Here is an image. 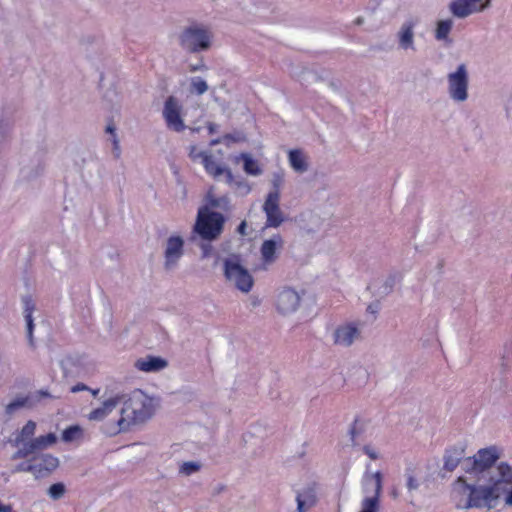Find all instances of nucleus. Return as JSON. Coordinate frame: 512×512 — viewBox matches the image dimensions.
Wrapping results in <instances>:
<instances>
[{
	"mask_svg": "<svg viewBox=\"0 0 512 512\" xmlns=\"http://www.w3.org/2000/svg\"><path fill=\"white\" fill-rule=\"evenodd\" d=\"M463 457V450L460 448H453L446 451L444 456V469L451 472L459 464Z\"/></svg>",
	"mask_w": 512,
	"mask_h": 512,
	"instance_id": "nucleus-28",
	"label": "nucleus"
},
{
	"mask_svg": "<svg viewBox=\"0 0 512 512\" xmlns=\"http://www.w3.org/2000/svg\"><path fill=\"white\" fill-rule=\"evenodd\" d=\"M157 401L141 390H135L124 400L120 416L107 426L111 435L127 430L130 425L143 423L150 419L156 411Z\"/></svg>",
	"mask_w": 512,
	"mask_h": 512,
	"instance_id": "nucleus-2",
	"label": "nucleus"
},
{
	"mask_svg": "<svg viewBox=\"0 0 512 512\" xmlns=\"http://www.w3.org/2000/svg\"><path fill=\"white\" fill-rule=\"evenodd\" d=\"M238 186H240V187H243V186L247 187V185L245 183H241V182L238 183Z\"/></svg>",
	"mask_w": 512,
	"mask_h": 512,
	"instance_id": "nucleus-59",
	"label": "nucleus"
},
{
	"mask_svg": "<svg viewBox=\"0 0 512 512\" xmlns=\"http://www.w3.org/2000/svg\"><path fill=\"white\" fill-rule=\"evenodd\" d=\"M350 434H351L352 441L355 444V440H356L355 426L351 429Z\"/></svg>",
	"mask_w": 512,
	"mask_h": 512,
	"instance_id": "nucleus-55",
	"label": "nucleus"
},
{
	"mask_svg": "<svg viewBox=\"0 0 512 512\" xmlns=\"http://www.w3.org/2000/svg\"><path fill=\"white\" fill-rule=\"evenodd\" d=\"M34 327H35L34 322H27V324H26V333H27V337H28V340H29V344L31 346H34V340H33V336H32Z\"/></svg>",
	"mask_w": 512,
	"mask_h": 512,
	"instance_id": "nucleus-43",
	"label": "nucleus"
},
{
	"mask_svg": "<svg viewBox=\"0 0 512 512\" xmlns=\"http://www.w3.org/2000/svg\"><path fill=\"white\" fill-rule=\"evenodd\" d=\"M16 471H28V472H34L36 473L37 471V466L35 464H28V465H19L17 468H16Z\"/></svg>",
	"mask_w": 512,
	"mask_h": 512,
	"instance_id": "nucleus-46",
	"label": "nucleus"
},
{
	"mask_svg": "<svg viewBox=\"0 0 512 512\" xmlns=\"http://www.w3.org/2000/svg\"><path fill=\"white\" fill-rule=\"evenodd\" d=\"M200 152H197V148L195 145H191L189 148V157L192 160H196L197 158H202V155H199Z\"/></svg>",
	"mask_w": 512,
	"mask_h": 512,
	"instance_id": "nucleus-48",
	"label": "nucleus"
},
{
	"mask_svg": "<svg viewBox=\"0 0 512 512\" xmlns=\"http://www.w3.org/2000/svg\"><path fill=\"white\" fill-rule=\"evenodd\" d=\"M199 155H202V163L204 165L206 172L209 175L213 176L214 178H218L220 175L225 174L226 182L228 184L233 183L234 177L230 169L218 165L214 161L211 154H208L206 152H200Z\"/></svg>",
	"mask_w": 512,
	"mask_h": 512,
	"instance_id": "nucleus-21",
	"label": "nucleus"
},
{
	"mask_svg": "<svg viewBox=\"0 0 512 512\" xmlns=\"http://www.w3.org/2000/svg\"><path fill=\"white\" fill-rule=\"evenodd\" d=\"M284 241L281 235L275 234L270 239L263 241L260 252L265 264H272L276 261L278 251L283 248Z\"/></svg>",
	"mask_w": 512,
	"mask_h": 512,
	"instance_id": "nucleus-18",
	"label": "nucleus"
},
{
	"mask_svg": "<svg viewBox=\"0 0 512 512\" xmlns=\"http://www.w3.org/2000/svg\"><path fill=\"white\" fill-rule=\"evenodd\" d=\"M419 23L417 18H409L405 20L397 31L398 47L404 51H415V32L414 29Z\"/></svg>",
	"mask_w": 512,
	"mask_h": 512,
	"instance_id": "nucleus-13",
	"label": "nucleus"
},
{
	"mask_svg": "<svg viewBox=\"0 0 512 512\" xmlns=\"http://www.w3.org/2000/svg\"><path fill=\"white\" fill-rule=\"evenodd\" d=\"M354 23L356 25H362L364 23V18L363 17H358V18H356Z\"/></svg>",
	"mask_w": 512,
	"mask_h": 512,
	"instance_id": "nucleus-56",
	"label": "nucleus"
},
{
	"mask_svg": "<svg viewBox=\"0 0 512 512\" xmlns=\"http://www.w3.org/2000/svg\"><path fill=\"white\" fill-rule=\"evenodd\" d=\"M297 512H307L317 502L316 489L314 485H309L297 492L296 496Z\"/></svg>",
	"mask_w": 512,
	"mask_h": 512,
	"instance_id": "nucleus-23",
	"label": "nucleus"
},
{
	"mask_svg": "<svg viewBox=\"0 0 512 512\" xmlns=\"http://www.w3.org/2000/svg\"><path fill=\"white\" fill-rule=\"evenodd\" d=\"M184 254V240L180 236H170L164 251V267L166 270L175 268Z\"/></svg>",
	"mask_w": 512,
	"mask_h": 512,
	"instance_id": "nucleus-12",
	"label": "nucleus"
},
{
	"mask_svg": "<svg viewBox=\"0 0 512 512\" xmlns=\"http://www.w3.org/2000/svg\"><path fill=\"white\" fill-rule=\"evenodd\" d=\"M86 389H87V386L85 384H77L71 388V391L73 393H76V392L83 391Z\"/></svg>",
	"mask_w": 512,
	"mask_h": 512,
	"instance_id": "nucleus-50",
	"label": "nucleus"
},
{
	"mask_svg": "<svg viewBox=\"0 0 512 512\" xmlns=\"http://www.w3.org/2000/svg\"><path fill=\"white\" fill-rule=\"evenodd\" d=\"M36 431V422L29 420L22 429L15 434L13 443L16 447L23 448L25 444L33 440Z\"/></svg>",
	"mask_w": 512,
	"mask_h": 512,
	"instance_id": "nucleus-25",
	"label": "nucleus"
},
{
	"mask_svg": "<svg viewBox=\"0 0 512 512\" xmlns=\"http://www.w3.org/2000/svg\"><path fill=\"white\" fill-rule=\"evenodd\" d=\"M363 452L367 455L371 460H378L380 458L379 450L372 446L371 444H367L363 446Z\"/></svg>",
	"mask_w": 512,
	"mask_h": 512,
	"instance_id": "nucleus-36",
	"label": "nucleus"
},
{
	"mask_svg": "<svg viewBox=\"0 0 512 512\" xmlns=\"http://www.w3.org/2000/svg\"><path fill=\"white\" fill-rule=\"evenodd\" d=\"M282 183H283V176L281 174L275 173L272 178V186L274 188L272 192L280 193L279 189H280Z\"/></svg>",
	"mask_w": 512,
	"mask_h": 512,
	"instance_id": "nucleus-37",
	"label": "nucleus"
},
{
	"mask_svg": "<svg viewBox=\"0 0 512 512\" xmlns=\"http://www.w3.org/2000/svg\"><path fill=\"white\" fill-rule=\"evenodd\" d=\"M212 39V31L207 26L198 23L185 27L178 36L180 47L190 54L209 50Z\"/></svg>",
	"mask_w": 512,
	"mask_h": 512,
	"instance_id": "nucleus-3",
	"label": "nucleus"
},
{
	"mask_svg": "<svg viewBox=\"0 0 512 512\" xmlns=\"http://www.w3.org/2000/svg\"><path fill=\"white\" fill-rule=\"evenodd\" d=\"M57 440L58 438L54 433H48L46 435L36 437L25 444L23 448L18 449V451L13 455V459L24 458L37 450L46 449L54 445Z\"/></svg>",
	"mask_w": 512,
	"mask_h": 512,
	"instance_id": "nucleus-14",
	"label": "nucleus"
},
{
	"mask_svg": "<svg viewBox=\"0 0 512 512\" xmlns=\"http://www.w3.org/2000/svg\"><path fill=\"white\" fill-rule=\"evenodd\" d=\"M499 455L495 447H488L480 449L473 457H468L464 460V469L467 473L473 474L481 479L488 478V472L496 467H492L494 462L498 459Z\"/></svg>",
	"mask_w": 512,
	"mask_h": 512,
	"instance_id": "nucleus-5",
	"label": "nucleus"
},
{
	"mask_svg": "<svg viewBox=\"0 0 512 512\" xmlns=\"http://www.w3.org/2000/svg\"><path fill=\"white\" fill-rule=\"evenodd\" d=\"M87 432L84 427L79 424H72L67 426L61 432L60 439L63 443L68 445L79 446L87 440Z\"/></svg>",
	"mask_w": 512,
	"mask_h": 512,
	"instance_id": "nucleus-22",
	"label": "nucleus"
},
{
	"mask_svg": "<svg viewBox=\"0 0 512 512\" xmlns=\"http://www.w3.org/2000/svg\"><path fill=\"white\" fill-rule=\"evenodd\" d=\"M120 400L121 398L118 395L107 398L87 414V419L91 422H103L109 419L112 413L117 409Z\"/></svg>",
	"mask_w": 512,
	"mask_h": 512,
	"instance_id": "nucleus-15",
	"label": "nucleus"
},
{
	"mask_svg": "<svg viewBox=\"0 0 512 512\" xmlns=\"http://www.w3.org/2000/svg\"><path fill=\"white\" fill-rule=\"evenodd\" d=\"M304 74L307 76L308 79H311L315 82L324 80V76L317 71H306L304 72Z\"/></svg>",
	"mask_w": 512,
	"mask_h": 512,
	"instance_id": "nucleus-40",
	"label": "nucleus"
},
{
	"mask_svg": "<svg viewBox=\"0 0 512 512\" xmlns=\"http://www.w3.org/2000/svg\"><path fill=\"white\" fill-rule=\"evenodd\" d=\"M224 223L225 218L221 213L203 207L198 211L193 232L202 240L213 241L222 233Z\"/></svg>",
	"mask_w": 512,
	"mask_h": 512,
	"instance_id": "nucleus-4",
	"label": "nucleus"
},
{
	"mask_svg": "<svg viewBox=\"0 0 512 512\" xmlns=\"http://www.w3.org/2000/svg\"><path fill=\"white\" fill-rule=\"evenodd\" d=\"M473 6H477L479 8V12L484 11L488 7H490L491 0H469Z\"/></svg>",
	"mask_w": 512,
	"mask_h": 512,
	"instance_id": "nucleus-38",
	"label": "nucleus"
},
{
	"mask_svg": "<svg viewBox=\"0 0 512 512\" xmlns=\"http://www.w3.org/2000/svg\"><path fill=\"white\" fill-rule=\"evenodd\" d=\"M300 294L292 288L283 289L277 298V309L284 315L297 310L300 304Z\"/></svg>",
	"mask_w": 512,
	"mask_h": 512,
	"instance_id": "nucleus-16",
	"label": "nucleus"
},
{
	"mask_svg": "<svg viewBox=\"0 0 512 512\" xmlns=\"http://www.w3.org/2000/svg\"><path fill=\"white\" fill-rule=\"evenodd\" d=\"M218 143H219V140H213V141L211 142V144H212V145H215V144H218Z\"/></svg>",
	"mask_w": 512,
	"mask_h": 512,
	"instance_id": "nucleus-58",
	"label": "nucleus"
},
{
	"mask_svg": "<svg viewBox=\"0 0 512 512\" xmlns=\"http://www.w3.org/2000/svg\"><path fill=\"white\" fill-rule=\"evenodd\" d=\"M453 28V20L452 19H444L439 20L436 24L435 29V39L438 41H443L446 43H451V40L449 39V34Z\"/></svg>",
	"mask_w": 512,
	"mask_h": 512,
	"instance_id": "nucleus-27",
	"label": "nucleus"
},
{
	"mask_svg": "<svg viewBox=\"0 0 512 512\" xmlns=\"http://www.w3.org/2000/svg\"><path fill=\"white\" fill-rule=\"evenodd\" d=\"M398 281V277L396 274H390L381 284H379L373 293L376 297H385L389 295Z\"/></svg>",
	"mask_w": 512,
	"mask_h": 512,
	"instance_id": "nucleus-29",
	"label": "nucleus"
},
{
	"mask_svg": "<svg viewBox=\"0 0 512 512\" xmlns=\"http://www.w3.org/2000/svg\"><path fill=\"white\" fill-rule=\"evenodd\" d=\"M449 10L454 17L461 19L475 12H479V8L473 6L469 0H453L449 4Z\"/></svg>",
	"mask_w": 512,
	"mask_h": 512,
	"instance_id": "nucleus-24",
	"label": "nucleus"
},
{
	"mask_svg": "<svg viewBox=\"0 0 512 512\" xmlns=\"http://www.w3.org/2000/svg\"><path fill=\"white\" fill-rule=\"evenodd\" d=\"M333 341L336 345L349 346L360 337L357 322H338L330 327Z\"/></svg>",
	"mask_w": 512,
	"mask_h": 512,
	"instance_id": "nucleus-9",
	"label": "nucleus"
},
{
	"mask_svg": "<svg viewBox=\"0 0 512 512\" xmlns=\"http://www.w3.org/2000/svg\"><path fill=\"white\" fill-rule=\"evenodd\" d=\"M224 275L238 290L248 293L253 287V277L241 264L238 255H231L224 260Z\"/></svg>",
	"mask_w": 512,
	"mask_h": 512,
	"instance_id": "nucleus-7",
	"label": "nucleus"
},
{
	"mask_svg": "<svg viewBox=\"0 0 512 512\" xmlns=\"http://www.w3.org/2000/svg\"><path fill=\"white\" fill-rule=\"evenodd\" d=\"M42 397H50V394L47 391L40 390L32 395L17 397L6 405L5 412L12 415L19 409L31 408Z\"/></svg>",
	"mask_w": 512,
	"mask_h": 512,
	"instance_id": "nucleus-19",
	"label": "nucleus"
},
{
	"mask_svg": "<svg viewBox=\"0 0 512 512\" xmlns=\"http://www.w3.org/2000/svg\"><path fill=\"white\" fill-rule=\"evenodd\" d=\"M280 193L269 192L263 204V211L266 214L268 227H279L283 221V213L279 207Z\"/></svg>",
	"mask_w": 512,
	"mask_h": 512,
	"instance_id": "nucleus-11",
	"label": "nucleus"
},
{
	"mask_svg": "<svg viewBox=\"0 0 512 512\" xmlns=\"http://www.w3.org/2000/svg\"><path fill=\"white\" fill-rule=\"evenodd\" d=\"M24 304V320L30 321L32 320V313L35 309V304L30 297L23 298Z\"/></svg>",
	"mask_w": 512,
	"mask_h": 512,
	"instance_id": "nucleus-35",
	"label": "nucleus"
},
{
	"mask_svg": "<svg viewBox=\"0 0 512 512\" xmlns=\"http://www.w3.org/2000/svg\"><path fill=\"white\" fill-rule=\"evenodd\" d=\"M60 366L66 375L80 374L87 370L88 360L78 353L66 354L60 360Z\"/></svg>",
	"mask_w": 512,
	"mask_h": 512,
	"instance_id": "nucleus-17",
	"label": "nucleus"
},
{
	"mask_svg": "<svg viewBox=\"0 0 512 512\" xmlns=\"http://www.w3.org/2000/svg\"><path fill=\"white\" fill-rule=\"evenodd\" d=\"M208 129H209V133L213 134L216 132V125L213 123H209Z\"/></svg>",
	"mask_w": 512,
	"mask_h": 512,
	"instance_id": "nucleus-54",
	"label": "nucleus"
},
{
	"mask_svg": "<svg viewBox=\"0 0 512 512\" xmlns=\"http://www.w3.org/2000/svg\"><path fill=\"white\" fill-rule=\"evenodd\" d=\"M202 250V258H208L212 253V245L209 243L200 244Z\"/></svg>",
	"mask_w": 512,
	"mask_h": 512,
	"instance_id": "nucleus-44",
	"label": "nucleus"
},
{
	"mask_svg": "<svg viewBox=\"0 0 512 512\" xmlns=\"http://www.w3.org/2000/svg\"><path fill=\"white\" fill-rule=\"evenodd\" d=\"M448 94L455 102H464L468 99L469 76L465 64H460L456 71L447 75Z\"/></svg>",
	"mask_w": 512,
	"mask_h": 512,
	"instance_id": "nucleus-8",
	"label": "nucleus"
},
{
	"mask_svg": "<svg viewBox=\"0 0 512 512\" xmlns=\"http://www.w3.org/2000/svg\"><path fill=\"white\" fill-rule=\"evenodd\" d=\"M0 512H14L10 505H3L0 502Z\"/></svg>",
	"mask_w": 512,
	"mask_h": 512,
	"instance_id": "nucleus-52",
	"label": "nucleus"
},
{
	"mask_svg": "<svg viewBox=\"0 0 512 512\" xmlns=\"http://www.w3.org/2000/svg\"><path fill=\"white\" fill-rule=\"evenodd\" d=\"M241 158L243 159L244 171L247 174L258 176L262 173V169L259 167L258 163L249 154H241Z\"/></svg>",
	"mask_w": 512,
	"mask_h": 512,
	"instance_id": "nucleus-31",
	"label": "nucleus"
},
{
	"mask_svg": "<svg viewBox=\"0 0 512 512\" xmlns=\"http://www.w3.org/2000/svg\"><path fill=\"white\" fill-rule=\"evenodd\" d=\"M134 366L141 372L155 373L164 370L168 366V361L160 356L147 355L137 359Z\"/></svg>",
	"mask_w": 512,
	"mask_h": 512,
	"instance_id": "nucleus-20",
	"label": "nucleus"
},
{
	"mask_svg": "<svg viewBox=\"0 0 512 512\" xmlns=\"http://www.w3.org/2000/svg\"><path fill=\"white\" fill-rule=\"evenodd\" d=\"M510 485H505V491L503 493L504 495V503L505 505L512 507V488L509 489Z\"/></svg>",
	"mask_w": 512,
	"mask_h": 512,
	"instance_id": "nucleus-42",
	"label": "nucleus"
},
{
	"mask_svg": "<svg viewBox=\"0 0 512 512\" xmlns=\"http://www.w3.org/2000/svg\"><path fill=\"white\" fill-rule=\"evenodd\" d=\"M181 110L182 106L176 97L169 96L166 99L162 114L167 127L172 131L182 132L186 128L181 117Z\"/></svg>",
	"mask_w": 512,
	"mask_h": 512,
	"instance_id": "nucleus-10",
	"label": "nucleus"
},
{
	"mask_svg": "<svg viewBox=\"0 0 512 512\" xmlns=\"http://www.w3.org/2000/svg\"><path fill=\"white\" fill-rule=\"evenodd\" d=\"M407 487L409 490H415L418 488V481L414 476L409 475L407 477Z\"/></svg>",
	"mask_w": 512,
	"mask_h": 512,
	"instance_id": "nucleus-47",
	"label": "nucleus"
},
{
	"mask_svg": "<svg viewBox=\"0 0 512 512\" xmlns=\"http://www.w3.org/2000/svg\"><path fill=\"white\" fill-rule=\"evenodd\" d=\"M38 461L39 463L35 465L37 466L36 472L39 473L42 471L51 472L59 466V459L51 454L43 455Z\"/></svg>",
	"mask_w": 512,
	"mask_h": 512,
	"instance_id": "nucleus-30",
	"label": "nucleus"
},
{
	"mask_svg": "<svg viewBox=\"0 0 512 512\" xmlns=\"http://www.w3.org/2000/svg\"><path fill=\"white\" fill-rule=\"evenodd\" d=\"M483 480L487 483L478 486L466 483L463 477L454 482L452 493L458 508H494L505 491V485H512V466L501 462Z\"/></svg>",
	"mask_w": 512,
	"mask_h": 512,
	"instance_id": "nucleus-1",
	"label": "nucleus"
},
{
	"mask_svg": "<svg viewBox=\"0 0 512 512\" xmlns=\"http://www.w3.org/2000/svg\"><path fill=\"white\" fill-rule=\"evenodd\" d=\"M207 66L204 64L202 60H200L197 64H191L189 66L190 72H196V71H206Z\"/></svg>",
	"mask_w": 512,
	"mask_h": 512,
	"instance_id": "nucleus-45",
	"label": "nucleus"
},
{
	"mask_svg": "<svg viewBox=\"0 0 512 512\" xmlns=\"http://www.w3.org/2000/svg\"><path fill=\"white\" fill-rule=\"evenodd\" d=\"M112 144H113V155L115 158L118 159L121 155V149H120V142H119L117 135H114V138L112 139Z\"/></svg>",
	"mask_w": 512,
	"mask_h": 512,
	"instance_id": "nucleus-39",
	"label": "nucleus"
},
{
	"mask_svg": "<svg viewBox=\"0 0 512 512\" xmlns=\"http://www.w3.org/2000/svg\"><path fill=\"white\" fill-rule=\"evenodd\" d=\"M201 468V465L195 461L183 462L179 467L180 474L184 476H190L196 472H198Z\"/></svg>",
	"mask_w": 512,
	"mask_h": 512,
	"instance_id": "nucleus-33",
	"label": "nucleus"
},
{
	"mask_svg": "<svg viewBox=\"0 0 512 512\" xmlns=\"http://www.w3.org/2000/svg\"><path fill=\"white\" fill-rule=\"evenodd\" d=\"M209 204L212 206V207H219L220 206V200L219 199H210L209 200Z\"/></svg>",
	"mask_w": 512,
	"mask_h": 512,
	"instance_id": "nucleus-53",
	"label": "nucleus"
},
{
	"mask_svg": "<svg viewBox=\"0 0 512 512\" xmlns=\"http://www.w3.org/2000/svg\"><path fill=\"white\" fill-rule=\"evenodd\" d=\"M246 227H247V224L245 221H242L239 226L237 227V232L239 234H241L242 236H245L247 235V232H246Z\"/></svg>",
	"mask_w": 512,
	"mask_h": 512,
	"instance_id": "nucleus-49",
	"label": "nucleus"
},
{
	"mask_svg": "<svg viewBox=\"0 0 512 512\" xmlns=\"http://www.w3.org/2000/svg\"><path fill=\"white\" fill-rule=\"evenodd\" d=\"M362 488L365 496L361 501V510L359 512H379L382 473L380 471L375 473L366 472L362 480Z\"/></svg>",
	"mask_w": 512,
	"mask_h": 512,
	"instance_id": "nucleus-6",
	"label": "nucleus"
},
{
	"mask_svg": "<svg viewBox=\"0 0 512 512\" xmlns=\"http://www.w3.org/2000/svg\"><path fill=\"white\" fill-rule=\"evenodd\" d=\"M65 493V486L62 483H55L51 485L48 489V495L52 499H59L61 498Z\"/></svg>",
	"mask_w": 512,
	"mask_h": 512,
	"instance_id": "nucleus-34",
	"label": "nucleus"
},
{
	"mask_svg": "<svg viewBox=\"0 0 512 512\" xmlns=\"http://www.w3.org/2000/svg\"><path fill=\"white\" fill-rule=\"evenodd\" d=\"M208 88V84L203 78L196 76L190 79V93L200 96L206 93Z\"/></svg>",
	"mask_w": 512,
	"mask_h": 512,
	"instance_id": "nucleus-32",
	"label": "nucleus"
},
{
	"mask_svg": "<svg viewBox=\"0 0 512 512\" xmlns=\"http://www.w3.org/2000/svg\"><path fill=\"white\" fill-rule=\"evenodd\" d=\"M290 166L298 173H304L308 170V163L303 152L299 149H292L288 153Z\"/></svg>",
	"mask_w": 512,
	"mask_h": 512,
	"instance_id": "nucleus-26",
	"label": "nucleus"
},
{
	"mask_svg": "<svg viewBox=\"0 0 512 512\" xmlns=\"http://www.w3.org/2000/svg\"><path fill=\"white\" fill-rule=\"evenodd\" d=\"M379 309H380V303H379V301H375L367 307V312L369 313V315L371 317H376Z\"/></svg>",
	"mask_w": 512,
	"mask_h": 512,
	"instance_id": "nucleus-41",
	"label": "nucleus"
},
{
	"mask_svg": "<svg viewBox=\"0 0 512 512\" xmlns=\"http://www.w3.org/2000/svg\"><path fill=\"white\" fill-rule=\"evenodd\" d=\"M330 87L333 88L334 90H337V86L333 83V82H330L329 83Z\"/></svg>",
	"mask_w": 512,
	"mask_h": 512,
	"instance_id": "nucleus-57",
	"label": "nucleus"
},
{
	"mask_svg": "<svg viewBox=\"0 0 512 512\" xmlns=\"http://www.w3.org/2000/svg\"><path fill=\"white\" fill-rule=\"evenodd\" d=\"M106 132L112 135V139L114 138V135L116 134V127L114 124H108L106 127Z\"/></svg>",
	"mask_w": 512,
	"mask_h": 512,
	"instance_id": "nucleus-51",
	"label": "nucleus"
}]
</instances>
